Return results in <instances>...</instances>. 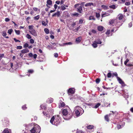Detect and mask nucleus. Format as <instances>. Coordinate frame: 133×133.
Listing matches in <instances>:
<instances>
[{"label": "nucleus", "mask_w": 133, "mask_h": 133, "mask_svg": "<svg viewBox=\"0 0 133 133\" xmlns=\"http://www.w3.org/2000/svg\"><path fill=\"white\" fill-rule=\"evenodd\" d=\"M28 128L31 133H39L41 131L40 127L37 124L35 125L30 124L28 126Z\"/></svg>", "instance_id": "obj_1"}, {"label": "nucleus", "mask_w": 133, "mask_h": 133, "mask_svg": "<svg viewBox=\"0 0 133 133\" xmlns=\"http://www.w3.org/2000/svg\"><path fill=\"white\" fill-rule=\"evenodd\" d=\"M60 117L58 115H55L52 117L50 120V122L53 124L57 126L60 123Z\"/></svg>", "instance_id": "obj_2"}, {"label": "nucleus", "mask_w": 133, "mask_h": 133, "mask_svg": "<svg viewBox=\"0 0 133 133\" xmlns=\"http://www.w3.org/2000/svg\"><path fill=\"white\" fill-rule=\"evenodd\" d=\"M82 109L81 108L79 107H76L75 112L76 116H79L80 115V111H81V110Z\"/></svg>", "instance_id": "obj_3"}, {"label": "nucleus", "mask_w": 133, "mask_h": 133, "mask_svg": "<svg viewBox=\"0 0 133 133\" xmlns=\"http://www.w3.org/2000/svg\"><path fill=\"white\" fill-rule=\"evenodd\" d=\"M117 79L119 83L121 84L122 88H123L125 86V84L124 82L120 78L118 77H117Z\"/></svg>", "instance_id": "obj_4"}, {"label": "nucleus", "mask_w": 133, "mask_h": 133, "mask_svg": "<svg viewBox=\"0 0 133 133\" xmlns=\"http://www.w3.org/2000/svg\"><path fill=\"white\" fill-rule=\"evenodd\" d=\"M75 89L72 88H69L68 91V94H73L75 93Z\"/></svg>", "instance_id": "obj_5"}, {"label": "nucleus", "mask_w": 133, "mask_h": 133, "mask_svg": "<svg viewBox=\"0 0 133 133\" xmlns=\"http://www.w3.org/2000/svg\"><path fill=\"white\" fill-rule=\"evenodd\" d=\"M29 32L32 35L35 36H37V33L34 29H32L31 30L29 31Z\"/></svg>", "instance_id": "obj_6"}, {"label": "nucleus", "mask_w": 133, "mask_h": 133, "mask_svg": "<svg viewBox=\"0 0 133 133\" xmlns=\"http://www.w3.org/2000/svg\"><path fill=\"white\" fill-rule=\"evenodd\" d=\"M72 115V113L71 112H69L66 116V118L68 120H69L70 119Z\"/></svg>", "instance_id": "obj_7"}, {"label": "nucleus", "mask_w": 133, "mask_h": 133, "mask_svg": "<svg viewBox=\"0 0 133 133\" xmlns=\"http://www.w3.org/2000/svg\"><path fill=\"white\" fill-rule=\"evenodd\" d=\"M91 5L95 6L94 4L92 2H89L85 4V6L86 7L91 6Z\"/></svg>", "instance_id": "obj_8"}, {"label": "nucleus", "mask_w": 133, "mask_h": 133, "mask_svg": "<svg viewBox=\"0 0 133 133\" xmlns=\"http://www.w3.org/2000/svg\"><path fill=\"white\" fill-rule=\"evenodd\" d=\"M94 126L92 125H89L87 126V128L88 129H93V130H92V131H93L94 130Z\"/></svg>", "instance_id": "obj_9"}, {"label": "nucleus", "mask_w": 133, "mask_h": 133, "mask_svg": "<svg viewBox=\"0 0 133 133\" xmlns=\"http://www.w3.org/2000/svg\"><path fill=\"white\" fill-rule=\"evenodd\" d=\"M62 113L63 114L64 116H66L68 113V111L66 109H64L62 110Z\"/></svg>", "instance_id": "obj_10"}, {"label": "nucleus", "mask_w": 133, "mask_h": 133, "mask_svg": "<svg viewBox=\"0 0 133 133\" xmlns=\"http://www.w3.org/2000/svg\"><path fill=\"white\" fill-rule=\"evenodd\" d=\"M60 15L59 11H58L52 15V17H55L57 16V17H59Z\"/></svg>", "instance_id": "obj_11"}, {"label": "nucleus", "mask_w": 133, "mask_h": 133, "mask_svg": "<svg viewBox=\"0 0 133 133\" xmlns=\"http://www.w3.org/2000/svg\"><path fill=\"white\" fill-rule=\"evenodd\" d=\"M21 52L23 54H25L29 52V50L27 49H25L21 51Z\"/></svg>", "instance_id": "obj_12"}, {"label": "nucleus", "mask_w": 133, "mask_h": 133, "mask_svg": "<svg viewBox=\"0 0 133 133\" xmlns=\"http://www.w3.org/2000/svg\"><path fill=\"white\" fill-rule=\"evenodd\" d=\"M77 11H78L79 13H81L82 11V6H79L77 8Z\"/></svg>", "instance_id": "obj_13"}, {"label": "nucleus", "mask_w": 133, "mask_h": 133, "mask_svg": "<svg viewBox=\"0 0 133 133\" xmlns=\"http://www.w3.org/2000/svg\"><path fill=\"white\" fill-rule=\"evenodd\" d=\"M118 18L119 20H121L123 19L124 18V16L122 14H119L118 16Z\"/></svg>", "instance_id": "obj_14"}, {"label": "nucleus", "mask_w": 133, "mask_h": 133, "mask_svg": "<svg viewBox=\"0 0 133 133\" xmlns=\"http://www.w3.org/2000/svg\"><path fill=\"white\" fill-rule=\"evenodd\" d=\"M104 28L102 26H99L97 27V29L100 31H102L103 30Z\"/></svg>", "instance_id": "obj_15"}, {"label": "nucleus", "mask_w": 133, "mask_h": 133, "mask_svg": "<svg viewBox=\"0 0 133 133\" xmlns=\"http://www.w3.org/2000/svg\"><path fill=\"white\" fill-rule=\"evenodd\" d=\"M116 20L115 19H112L109 21V23L110 25L112 24H114Z\"/></svg>", "instance_id": "obj_16"}, {"label": "nucleus", "mask_w": 133, "mask_h": 133, "mask_svg": "<svg viewBox=\"0 0 133 133\" xmlns=\"http://www.w3.org/2000/svg\"><path fill=\"white\" fill-rule=\"evenodd\" d=\"M2 35L4 37L6 38H8V36H5L6 35V33L5 31H3L2 32Z\"/></svg>", "instance_id": "obj_17"}, {"label": "nucleus", "mask_w": 133, "mask_h": 133, "mask_svg": "<svg viewBox=\"0 0 133 133\" xmlns=\"http://www.w3.org/2000/svg\"><path fill=\"white\" fill-rule=\"evenodd\" d=\"M52 1L51 0H48L47 1V4H46V6L49 8H50V7H49L47 5L48 4L49 5H51L52 4Z\"/></svg>", "instance_id": "obj_18"}, {"label": "nucleus", "mask_w": 133, "mask_h": 133, "mask_svg": "<svg viewBox=\"0 0 133 133\" xmlns=\"http://www.w3.org/2000/svg\"><path fill=\"white\" fill-rule=\"evenodd\" d=\"M82 38L81 37H77L76 39V42H77L78 43H79L82 40Z\"/></svg>", "instance_id": "obj_19"}, {"label": "nucleus", "mask_w": 133, "mask_h": 133, "mask_svg": "<svg viewBox=\"0 0 133 133\" xmlns=\"http://www.w3.org/2000/svg\"><path fill=\"white\" fill-rule=\"evenodd\" d=\"M110 15V14L105 12L104 13L102 14V17H104L106 16H109Z\"/></svg>", "instance_id": "obj_20"}, {"label": "nucleus", "mask_w": 133, "mask_h": 133, "mask_svg": "<svg viewBox=\"0 0 133 133\" xmlns=\"http://www.w3.org/2000/svg\"><path fill=\"white\" fill-rule=\"evenodd\" d=\"M3 132V133H11L8 131V129L7 128L5 129Z\"/></svg>", "instance_id": "obj_21"}, {"label": "nucleus", "mask_w": 133, "mask_h": 133, "mask_svg": "<svg viewBox=\"0 0 133 133\" xmlns=\"http://www.w3.org/2000/svg\"><path fill=\"white\" fill-rule=\"evenodd\" d=\"M94 42H95V43H97V44H101L102 43V42L100 39H98L97 40H96Z\"/></svg>", "instance_id": "obj_22"}, {"label": "nucleus", "mask_w": 133, "mask_h": 133, "mask_svg": "<svg viewBox=\"0 0 133 133\" xmlns=\"http://www.w3.org/2000/svg\"><path fill=\"white\" fill-rule=\"evenodd\" d=\"M104 118L105 120L107 122H108L109 121V116L108 115H106L105 116Z\"/></svg>", "instance_id": "obj_23"}, {"label": "nucleus", "mask_w": 133, "mask_h": 133, "mask_svg": "<svg viewBox=\"0 0 133 133\" xmlns=\"http://www.w3.org/2000/svg\"><path fill=\"white\" fill-rule=\"evenodd\" d=\"M40 16L39 15H38L37 16H35L34 17V19L35 20H37L39 18Z\"/></svg>", "instance_id": "obj_24"}, {"label": "nucleus", "mask_w": 133, "mask_h": 133, "mask_svg": "<svg viewBox=\"0 0 133 133\" xmlns=\"http://www.w3.org/2000/svg\"><path fill=\"white\" fill-rule=\"evenodd\" d=\"M34 72V70L33 69H30L28 70L27 73L32 74Z\"/></svg>", "instance_id": "obj_25"}, {"label": "nucleus", "mask_w": 133, "mask_h": 133, "mask_svg": "<svg viewBox=\"0 0 133 133\" xmlns=\"http://www.w3.org/2000/svg\"><path fill=\"white\" fill-rule=\"evenodd\" d=\"M45 32L46 34H48L49 33V30L46 28H45L44 29Z\"/></svg>", "instance_id": "obj_26"}, {"label": "nucleus", "mask_w": 133, "mask_h": 133, "mask_svg": "<svg viewBox=\"0 0 133 133\" xmlns=\"http://www.w3.org/2000/svg\"><path fill=\"white\" fill-rule=\"evenodd\" d=\"M89 20H95L96 19L94 17L92 16H90L89 18Z\"/></svg>", "instance_id": "obj_27"}, {"label": "nucleus", "mask_w": 133, "mask_h": 133, "mask_svg": "<svg viewBox=\"0 0 133 133\" xmlns=\"http://www.w3.org/2000/svg\"><path fill=\"white\" fill-rule=\"evenodd\" d=\"M46 22H47V23H46L44 21H43L42 22V25L43 26L46 25L48 23V21L46 20Z\"/></svg>", "instance_id": "obj_28"}, {"label": "nucleus", "mask_w": 133, "mask_h": 133, "mask_svg": "<svg viewBox=\"0 0 133 133\" xmlns=\"http://www.w3.org/2000/svg\"><path fill=\"white\" fill-rule=\"evenodd\" d=\"M92 45L94 48H96L97 46V44L96 43H95L94 42L92 44Z\"/></svg>", "instance_id": "obj_29"}, {"label": "nucleus", "mask_w": 133, "mask_h": 133, "mask_svg": "<svg viewBox=\"0 0 133 133\" xmlns=\"http://www.w3.org/2000/svg\"><path fill=\"white\" fill-rule=\"evenodd\" d=\"M109 7L111 9H116V6L115 5H112L110 6Z\"/></svg>", "instance_id": "obj_30"}, {"label": "nucleus", "mask_w": 133, "mask_h": 133, "mask_svg": "<svg viewBox=\"0 0 133 133\" xmlns=\"http://www.w3.org/2000/svg\"><path fill=\"white\" fill-rule=\"evenodd\" d=\"M107 76L108 78H110L111 77H112V74L110 72L108 73Z\"/></svg>", "instance_id": "obj_31"}, {"label": "nucleus", "mask_w": 133, "mask_h": 133, "mask_svg": "<svg viewBox=\"0 0 133 133\" xmlns=\"http://www.w3.org/2000/svg\"><path fill=\"white\" fill-rule=\"evenodd\" d=\"M101 103H97L95 105V107H94V108H97L99 107L101 105Z\"/></svg>", "instance_id": "obj_32"}, {"label": "nucleus", "mask_w": 133, "mask_h": 133, "mask_svg": "<svg viewBox=\"0 0 133 133\" xmlns=\"http://www.w3.org/2000/svg\"><path fill=\"white\" fill-rule=\"evenodd\" d=\"M13 31V30L12 29H10L8 30V33L10 35L11 34L12 32Z\"/></svg>", "instance_id": "obj_33"}, {"label": "nucleus", "mask_w": 133, "mask_h": 133, "mask_svg": "<svg viewBox=\"0 0 133 133\" xmlns=\"http://www.w3.org/2000/svg\"><path fill=\"white\" fill-rule=\"evenodd\" d=\"M15 31L16 34L17 35H19L20 34V31L19 30H16V29L15 30Z\"/></svg>", "instance_id": "obj_34"}, {"label": "nucleus", "mask_w": 133, "mask_h": 133, "mask_svg": "<svg viewBox=\"0 0 133 133\" xmlns=\"http://www.w3.org/2000/svg\"><path fill=\"white\" fill-rule=\"evenodd\" d=\"M43 115H44L45 116H48V111H46L45 112V111H43Z\"/></svg>", "instance_id": "obj_35"}, {"label": "nucleus", "mask_w": 133, "mask_h": 133, "mask_svg": "<svg viewBox=\"0 0 133 133\" xmlns=\"http://www.w3.org/2000/svg\"><path fill=\"white\" fill-rule=\"evenodd\" d=\"M100 15L99 13L96 12V16L97 18H99L100 17Z\"/></svg>", "instance_id": "obj_36"}, {"label": "nucleus", "mask_w": 133, "mask_h": 133, "mask_svg": "<svg viewBox=\"0 0 133 133\" xmlns=\"http://www.w3.org/2000/svg\"><path fill=\"white\" fill-rule=\"evenodd\" d=\"M101 7L102 8L104 9H108V6L106 5H102L101 6Z\"/></svg>", "instance_id": "obj_37"}, {"label": "nucleus", "mask_w": 133, "mask_h": 133, "mask_svg": "<svg viewBox=\"0 0 133 133\" xmlns=\"http://www.w3.org/2000/svg\"><path fill=\"white\" fill-rule=\"evenodd\" d=\"M100 79L99 78H97L96 80V82L97 84L99 83L100 82Z\"/></svg>", "instance_id": "obj_38"}, {"label": "nucleus", "mask_w": 133, "mask_h": 133, "mask_svg": "<svg viewBox=\"0 0 133 133\" xmlns=\"http://www.w3.org/2000/svg\"><path fill=\"white\" fill-rule=\"evenodd\" d=\"M61 105H59V106L61 108L64 107L65 105V103L63 102H62L61 103H60Z\"/></svg>", "instance_id": "obj_39"}, {"label": "nucleus", "mask_w": 133, "mask_h": 133, "mask_svg": "<svg viewBox=\"0 0 133 133\" xmlns=\"http://www.w3.org/2000/svg\"><path fill=\"white\" fill-rule=\"evenodd\" d=\"M4 55L3 54H0V61L1 60L3 57H4Z\"/></svg>", "instance_id": "obj_40"}, {"label": "nucleus", "mask_w": 133, "mask_h": 133, "mask_svg": "<svg viewBox=\"0 0 133 133\" xmlns=\"http://www.w3.org/2000/svg\"><path fill=\"white\" fill-rule=\"evenodd\" d=\"M72 44V43L71 42H67L65 43H64L63 44V45H71Z\"/></svg>", "instance_id": "obj_41"}, {"label": "nucleus", "mask_w": 133, "mask_h": 133, "mask_svg": "<svg viewBox=\"0 0 133 133\" xmlns=\"http://www.w3.org/2000/svg\"><path fill=\"white\" fill-rule=\"evenodd\" d=\"M26 37L28 39H31V36L29 34H27L26 35Z\"/></svg>", "instance_id": "obj_42"}, {"label": "nucleus", "mask_w": 133, "mask_h": 133, "mask_svg": "<svg viewBox=\"0 0 133 133\" xmlns=\"http://www.w3.org/2000/svg\"><path fill=\"white\" fill-rule=\"evenodd\" d=\"M115 76L116 77H117L118 76V75L117 73H112V77H113L114 76Z\"/></svg>", "instance_id": "obj_43"}, {"label": "nucleus", "mask_w": 133, "mask_h": 133, "mask_svg": "<svg viewBox=\"0 0 133 133\" xmlns=\"http://www.w3.org/2000/svg\"><path fill=\"white\" fill-rule=\"evenodd\" d=\"M22 48L21 46H18L16 47V49H22Z\"/></svg>", "instance_id": "obj_44"}, {"label": "nucleus", "mask_w": 133, "mask_h": 133, "mask_svg": "<svg viewBox=\"0 0 133 133\" xmlns=\"http://www.w3.org/2000/svg\"><path fill=\"white\" fill-rule=\"evenodd\" d=\"M66 9L64 5H62L61 6V9L62 10H64Z\"/></svg>", "instance_id": "obj_45"}, {"label": "nucleus", "mask_w": 133, "mask_h": 133, "mask_svg": "<svg viewBox=\"0 0 133 133\" xmlns=\"http://www.w3.org/2000/svg\"><path fill=\"white\" fill-rule=\"evenodd\" d=\"M76 133H85L82 130L78 131Z\"/></svg>", "instance_id": "obj_46"}, {"label": "nucleus", "mask_w": 133, "mask_h": 133, "mask_svg": "<svg viewBox=\"0 0 133 133\" xmlns=\"http://www.w3.org/2000/svg\"><path fill=\"white\" fill-rule=\"evenodd\" d=\"M76 25V22H73V23L71 24V26L72 27H74Z\"/></svg>", "instance_id": "obj_47"}, {"label": "nucleus", "mask_w": 133, "mask_h": 133, "mask_svg": "<svg viewBox=\"0 0 133 133\" xmlns=\"http://www.w3.org/2000/svg\"><path fill=\"white\" fill-rule=\"evenodd\" d=\"M29 28L30 30H31L32 29H34L33 28L32 25H29Z\"/></svg>", "instance_id": "obj_48"}, {"label": "nucleus", "mask_w": 133, "mask_h": 133, "mask_svg": "<svg viewBox=\"0 0 133 133\" xmlns=\"http://www.w3.org/2000/svg\"><path fill=\"white\" fill-rule=\"evenodd\" d=\"M34 40L32 39H31L30 40V42L31 44H33L34 43Z\"/></svg>", "instance_id": "obj_49"}, {"label": "nucleus", "mask_w": 133, "mask_h": 133, "mask_svg": "<svg viewBox=\"0 0 133 133\" xmlns=\"http://www.w3.org/2000/svg\"><path fill=\"white\" fill-rule=\"evenodd\" d=\"M14 40L16 42H21L20 41L16 39L15 38H14Z\"/></svg>", "instance_id": "obj_50"}, {"label": "nucleus", "mask_w": 133, "mask_h": 133, "mask_svg": "<svg viewBox=\"0 0 133 133\" xmlns=\"http://www.w3.org/2000/svg\"><path fill=\"white\" fill-rule=\"evenodd\" d=\"M129 61V60L128 59H127L126 61H124V64L125 65H126L127 63Z\"/></svg>", "instance_id": "obj_51"}, {"label": "nucleus", "mask_w": 133, "mask_h": 133, "mask_svg": "<svg viewBox=\"0 0 133 133\" xmlns=\"http://www.w3.org/2000/svg\"><path fill=\"white\" fill-rule=\"evenodd\" d=\"M117 127L118 129H119L121 128V125H117Z\"/></svg>", "instance_id": "obj_52"}, {"label": "nucleus", "mask_w": 133, "mask_h": 133, "mask_svg": "<svg viewBox=\"0 0 133 133\" xmlns=\"http://www.w3.org/2000/svg\"><path fill=\"white\" fill-rule=\"evenodd\" d=\"M28 44L27 43H25L24 45V48L26 47H28Z\"/></svg>", "instance_id": "obj_53"}, {"label": "nucleus", "mask_w": 133, "mask_h": 133, "mask_svg": "<svg viewBox=\"0 0 133 133\" xmlns=\"http://www.w3.org/2000/svg\"><path fill=\"white\" fill-rule=\"evenodd\" d=\"M54 56L56 58L58 57V54L57 53H55L54 54Z\"/></svg>", "instance_id": "obj_54"}, {"label": "nucleus", "mask_w": 133, "mask_h": 133, "mask_svg": "<svg viewBox=\"0 0 133 133\" xmlns=\"http://www.w3.org/2000/svg\"><path fill=\"white\" fill-rule=\"evenodd\" d=\"M130 4V3L129 2H127L125 3V5H129Z\"/></svg>", "instance_id": "obj_55"}, {"label": "nucleus", "mask_w": 133, "mask_h": 133, "mask_svg": "<svg viewBox=\"0 0 133 133\" xmlns=\"http://www.w3.org/2000/svg\"><path fill=\"white\" fill-rule=\"evenodd\" d=\"M5 21L6 22H8L10 21V19L8 18H5Z\"/></svg>", "instance_id": "obj_56"}, {"label": "nucleus", "mask_w": 133, "mask_h": 133, "mask_svg": "<svg viewBox=\"0 0 133 133\" xmlns=\"http://www.w3.org/2000/svg\"><path fill=\"white\" fill-rule=\"evenodd\" d=\"M22 109H23V110H25V109H26V106L25 105H23L22 107Z\"/></svg>", "instance_id": "obj_57"}, {"label": "nucleus", "mask_w": 133, "mask_h": 133, "mask_svg": "<svg viewBox=\"0 0 133 133\" xmlns=\"http://www.w3.org/2000/svg\"><path fill=\"white\" fill-rule=\"evenodd\" d=\"M132 26V22H130L129 24V27H131Z\"/></svg>", "instance_id": "obj_58"}, {"label": "nucleus", "mask_w": 133, "mask_h": 133, "mask_svg": "<svg viewBox=\"0 0 133 133\" xmlns=\"http://www.w3.org/2000/svg\"><path fill=\"white\" fill-rule=\"evenodd\" d=\"M37 56V54H35L33 55V58H34L35 59L36 58Z\"/></svg>", "instance_id": "obj_59"}, {"label": "nucleus", "mask_w": 133, "mask_h": 133, "mask_svg": "<svg viewBox=\"0 0 133 133\" xmlns=\"http://www.w3.org/2000/svg\"><path fill=\"white\" fill-rule=\"evenodd\" d=\"M78 15L79 14L78 13H74L72 14V15L74 16H78Z\"/></svg>", "instance_id": "obj_60"}, {"label": "nucleus", "mask_w": 133, "mask_h": 133, "mask_svg": "<svg viewBox=\"0 0 133 133\" xmlns=\"http://www.w3.org/2000/svg\"><path fill=\"white\" fill-rule=\"evenodd\" d=\"M83 20L82 19H79V22L81 24L83 22Z\"/></svg>", "instance_id": "obj_61"}, {"label": "nucleus", "mask_w": 133, "mask_h": 133, "mask_svg": "<svg viewBox=\"0 0 133 133\" xmlns=\"http://www.w3.org/2000/svg\"><path fill=\"white\" fill-rule=\"evenodd\" d=\"M29 56L31 57H32L33 56L32 54L31 53H30L29 54Z\"/></svg>", "instance_id": "obj_62"}, {"label": "nucleus", "mask_w": 133, "mask_h": 133, "mask_svg": "<svg viewBox=\"0 0 133 133\" xmlns=\"http://www.w3.org/2000/svg\"><path fill=\"white\" fill-rule=\"evenodd\" d=\"M91 32L94 33H96V31L94 29H92L91 30Z\"/></svg>", "instance_id": "obj_63"}, {"label": "nucleus", "mask_w": 133, "mask_h": 133, "mask_svg": "<svg viewBox=\"0 0 133 133\" xmlns=\"http://www.w3.org/2000/svg\"><path fill=\"white\" fill-rule=\"evenodd\" d=\"M55 3L58 4H59L60 3V1H56Z\"/></svg>", "instance_id": "obj_64"}]
</instances>
